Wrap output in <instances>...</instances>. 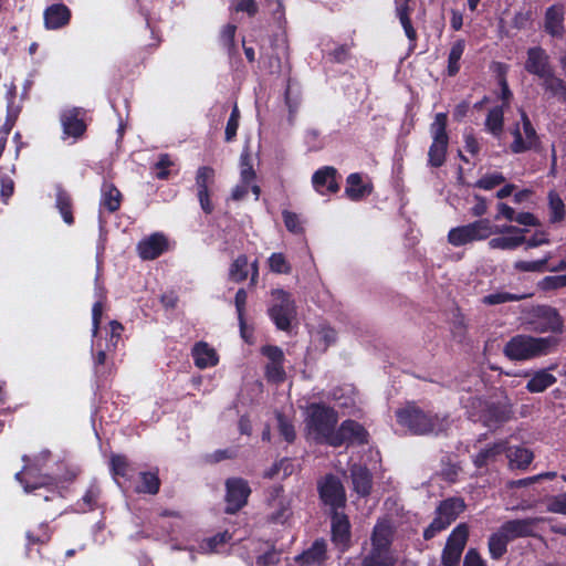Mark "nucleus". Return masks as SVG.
Here are the masks:
<instances>
[{
	"label": "nucleus",
	"instance_id": "nucleus-1",
	"mask_svg": "<svg viewBox=\"0 0 566 566\" xmlns=\"http://www.w3.org/2000/svg\"><path fill=\"white\" fill-rule=\"evenodd\" d=\"M558 343L556 336L535 337L517 334L505 343L503 354L512 361H525L553 353Z\"/></svg>",
	"mask_w": 566,
	"mask_h": 566
},
{
	"label": "nucleus",
	"instance_id": "nucleus-2",
	"mask_svg": "<svg viewBox=\"0 0 566 566\" xmlns=\"http://www.w3.org/2000/svg\"><path fill=\"white\" fill-rule=\"evenodd\" d=\"M397 422L409 429L413 434L440 433L448 429L447 417H441L431 411H424L415 403L396 411Z\"/></svg>",
	"mask_w": 566,
	"mask_h": 566
},
{
	"label": "nucleus",
	"instance_id": "nucleus-3",
	"mask_svg": "<svg viewBox=\"0 0 566 566\" xmlns=\"http://www.w3.org/2000/svg\"><path fill=\"white\" fill-rule=\"evenodd\" d=\"M337 421L338 413L334 408L322 402L310 406L306 426L315 434L314 438L317 442H324L329 446V441H333V436L336 432Z\"/></svg>",
	"mask_w": 566,
	"mask_h": 566
},
{
	"label": "nucleus",
	"instance_id": "nucleus-4",
	"mask_svg": "<svg viewBox=\"0 0 566 566\" xmlns=\"http://www.w3.org/2000/svg\"><path fill=\"white\" fill-rule=\"evenodd\" d=\"M467 505L462 497H448L440 501L436 509V516L423 531V538L430 541L440 532L447 530L464 512Z\"/></svg>",
	"mask_w": 566,
	"mask_h": 566
},
{
	"label": "nucleus",
	"instance_id": "nucleus-5",
	"mask_svg": "<svg viewBox=\"0 0 566 566\" xmlns=\"http://www.w3.org/2000/svg\"><path fill=\"white\" fill-rule=\"evenodd\" d=\"M476 411L472 415L475 421H480L489 429H497L507 422L512 417V406L506 401H493L476 398L472 402Z\"/></svg>",
	"mask_w": 566,
	"mask_h": 566
},
{
	"label": "nucleus",
	"instance_id": "nucleus-6",
	"mask_svg": "<svg viewBox=\"0 0 566 566\" xmlns=\"http://www.w3.org/2000/svg\"><path fill=\"white\" fill-rule=\"evenodd\" d=\"M272 304L268 315L279 331L290 332L292 321L296 316V304L292 294L283 289L271 291Z\"/></svg>",
	"mask_w": 566,
	"mask_h": 566
},
{
	"label": "nucleus",
	"instance_id": "nucleus-7",
	"mask_svg": "<svg viewBox=\"0 0 566 566\" xmlns=\"http://www.w3.org/2000/svg\"><path fill=\"white\" fill-rule=\"evenodd\" d=\"M447 127L448 114L437 113L429 128L432 143L428 150V165L432 168L442 167L447 160L449 146Z\"/></svg>",
	"mask_w": 566,
	"mask_h": 566
},
{
	"label": "nucleus",
	"instance_id": "nucleus-8",
	"mask_svg": "<svg viewBox=\"0 0 566 566\" xmlns=\"http://www.w3.org/2000/svg\"><path fill=\"white\" fill-rule=\"evenodd\" d=\"M526 325L531 332L537 334H560L564 329V319L555 307L538 305L530 313Z\"/></svg>",
	"mask_w": 566,
	"mask_h": 566
},
{
	"label": "nucleus",
	"instance_id": "nucleus-9",
	"mask_svg": "<svg viewBox=\"0 0 566 566\" xmlns=\"http://www.w3.org/2000/svg\"><path fill=\"white\" fill-rule=\"evenodd\" d=\"M493 234V227L489 219L482 218L471 223L452 228L448 232V242L453 247L482 241Z\"/></svg>",
	"mask_w": 566,
	"mask_h": 566
},
{
	"label": "nucleus",
	"instance_id": "nucleus-10",
	"mask_svg": "<svg viewBox=\"0 0 566 566\" xmlns=\"http://www.w3.org/2000/svg\"><path fill=\"white\" fill-rule=\"evenodd\" d=\"M317 489L321 501L329 507V512H342L345 509L346 491L339 478L332 473L326 474Z\"/></svg>",
	"mask_w": 566,
	"mask_h": 566
},
{
	"label": "nucleus",
	"instance_id": "nucleus-11",
	"mask_svg": "<svg viewBox=\"0 0 566 566\" xmlns=\"http://www.w3.org/2000/svg\"><path fill=\"white\" fill-rule=\"evenodd\" d=\"M224 486V513L233 515L248 504L252 490L243 478H229L226 480Z\"/></svg>",
	"mask_w": 566,
	"mask_h": 566
},
{
	"label": "nucleus",
	"instance_id": "nucleus-12",
	"mask_svg": "<svg viewBox=\"0 0 566 566\" xmlns=\"http://www.w3.org/2000/svg\"><path fill=\"white\" fill-rule=\"evenodd\" d=\"M369 442V433L366 428L356 420L346 419L336 429L329 446L334 448L347 446H365Z\"/></svg>",
	"mask_w": 566,
	"mask_h": 566
},
{
	"label": "nucleus",
	"instance_id": "nucleus-13",
	"mask_svg": "<svg viewBox=\"0 0 566 566\" xmlns=\"http://www.w3.org/2000/svg\"><path fill=\"white\" fill-rule=\"evenodd\" d=\"M216 182V170L211 166H200L196 171L195 186L200 208L206 214H211L214 206L211 200V187Z\"/></svg>",
	"mask_w": 566,
	"mask_h": 566
},
{
	"label": "nucleus",
	"instance_id": "nucleus-14",
	"mask_svg": "<svg viewBox=\"0 0 566 566\" xmlns=\"http://www.w3.org/2000/svg\"><path fill=\"white\" fill-rule=\"evenodd\" d=\"M329 517L333 544L342 552L348 551L352 546V525L348 515L344 512H329Z\"/></svg>",
	"mask_w": 566,
	"mask_h": 566
},
{
	"label": "nucleus",
	"instance_id": "nucleus-15",
	"mask_svg": "<svg viewBox=\"0 0 566 566\" xmlns=\"http://www.w3.org/2000/svg\"><path fill=\"white\" fill-rule=\"evenodd\" d=\"M524 70L539 80L546 78L555 72L551 57L542 46H532L526 52Z\"/></svg>",
	"mask_w": 566,
	"mask_h": 566
},
{
	"label": "nucleus",
	"instance_id": "nucleus-16",
	"mask_svg": "<svg viewBox=\"0 0 566 566\" xmlns=\"http://www.w3.org/2000/svg\"><path fill=\"white\" fill-rule=\"evenodd\" d=\"M86 114V109L82 107H72L61 114L60 120L65 137L78 139L84 136L87 129Z\"/></svg>",
	"mask_w": 566,
	"mask_h": 566
},
{
	"label": "nucleus",
	"instance_id": "nucleus-17",
	"mask_svg": "<svg viewBox=\"0 0 566 566\" xmlns=\"http://www.w3.org/2000/svg\"><path fill=\"white\" fill-rule=\"evenodd\" d=\"M24 473L31 474V469L27 464L23 467L21 471L15 473V480L23 485L24 491L27 493L33 492L41 488H46L49 494L43 496L45 501H52L54 499L62 497V494L57 489V482L53 476L41 475L38 478L35 482L31 483L27 479H24Z\"/></svg>",
	"mask_w": 566,
	"mask_h": 566
},
{
	"label": "nucleus",
	"instance_id": "nucleus-18",
	"mask_svg": "<svg viewBox=\"0 0 566 566\" xmlns=\"http://www.w3.org/2000/svg\"><path fill=\"white\" fill-rule=\"evenodd\" d=\"M167 250L168 240L165 234L160 232L151 233L150 235L142 239L136 245L138 256L145 261L155 260Z\"/></svg>",
	"mask_w": 566,
	"mask_h": 566
},
{
	"label": "nucleus",
	"instance_id": "nucleus-19",
	"mask_svg": "<svg viewBox=\"0 0 566 566\" xmlns=\"http://www.w3.org/2000/svg\"><path fill=\"white\" fill-rule=\"evenodd\" d=\"M349 478L353 485V491L359 497H367L370 495L374 485V475L366 464L353 463L348 468Z\"/></svg>",
	"mask_w": 566,
	"mask_h": 566
},
{
	"label": "nucleus",
	"instance_id": "nucleus-20",
	"mask_svg": "<svg viewBox=\"0 0 566 566\" xmlns=\"http://www.w3.org/2000/svg\"><path fill=\"white\" fill-rule=\"evenodd\" d=\"M314 189L322 196L333 195L339 191L338 171L333 166H324L312 176Z\"/></svg>",
	"mask_w": 566,
	"mask_h": 566
},
{
	"label": "nucleus",
	"instance_id": "nucleus-21",
	"mask_svg": "<svg viewBox=\"0 0 566 566\" xmlns=\"http://www.w3.org/2000/svg\"><path fill=\"white\" fill-rule=\"evenodd\" d=\"M283 488L276 486L272 490L269 499V506L273 511L268 515V521L273 524H284L291 516L290 501L283 495Z\"/></svg>",
	"mask_w": 566,
	"mask_h": 566
},
{
	"label": "nucleus",
	"instance_id": "nucleus-22",
	"mask_svg": "<svg viewBox=\"0 0 566 566\" xmlns=\"http://www.w3.org/2000/svg\"><path fill=\"white\" fill-rule=\"evenodd\" d=\"M394 537L395 527L391 521L388 518L378 520L371 532L370 548L391 552Z\"/></svg>",
	"mask_w": 566,
	"mask_h": 566
},
{
	"label": "nucleus",
	"instance_id": "nucleus-23",
	"mask_svg": "<svg viewBox=\"0 0 566 566\" xmlns=\"http://www.w3.org/2000/svg\"><path fill=\"white\" fill-rule=\"evenodd\" d=\"M536 517L516 518L504 522L500 530L510 541L534 536V527L539 522Z\"/></svg>",
	"mask_w": 566,
	"mask_h": 566
},
{
	"label": "nucleus",
	"instance_id": "nucleus-24",
	"mask_svg": "<svg viewBox=\"0 0 566 566\" xmlns=\"http://www.w3.org/2000/svg\"><path fill=\"white\" fill-rule=\"evenodd\" d=\"M374 191V185L370 180H364L360 172L349 174L346 178L345 196L354 202L361 201Z\"/></svg>",
	"mask_w": 566,
	"mask_h": 566
},
{
	"label": "nucleus",
	"instance_id": "nucleus-25",
	"mask_svg": "<svg viewBox=\"0 0 566 566\" xmlns=\"http://www.w3.org/2000/svg\"><path fill=\"white\" fill-rule=\"evenodd\" d=\"M565 11L563 4H553L545 10L544 31L555 39H562L565 33Z\"/></svg>",
	"mask_w": 566,
	"mask_h": 566
},
{
	"label": "nucleus",
	"instance_id": "nucleus-26",
	"mask_svg": "<svg viewBox=\"0 0 566 566\" xmlns=\"http://www.w3.org/2000/svg\"><path fill=\"white\" fill-rule=\"evenodd\" d=\"M72 13L69 7L62 2L53 3L44 10V27L48 30H57L70 23Z\"/></svg>",
	"mask_w": 566,
	"mask_h": 566
},
{
	"label": "nucleus",
	"instance_id": "nucleus-27",
	"mask_svg": "<svg viewBox=\"0 0 566 566\" xmlns=\"http://www.w3.org/2000/svg\"><path fill=\"white\" fill-rule=\"evenodd\" d=\"M327 545L323 538H317L311 547L295 556L294 560L298 566H313L326 559Z\"/></svg>",
	"mask_w": 566,
	"mask_h": 566
},
{
	"label": "nucleus",
	"instance_id": "nucleus-28",
	"mask_svg": "<svg viewBox=\"0 0 566 566\" xmlns=\"http://www.w3.org/2000/svg\"><path fill=\"white\" fill-rule=\"evenodd\" d=\"M195 366L199 369L213 367L218 364L219 358L214 348L210 347L206 342H198L191 349Z\"/></svg>",
	"mask_w": 566,
	"mask_h": 566
},
{
	"label": "nucleus",
	"instance_id": "nucleus-29",
	"mask_svg": "<svg viewBox=\"0 0 566 566\" xmlns=\"http://www.w3.org/2000/svg\"><path fill=\"white\" fill-rule=\"evenodd\" d=\"M123 196L117 187L112 182H104L101 188L99 207L108 213H114L122 206Z\"/></svg>",
	"mask_w": 566,
	"mask_h": 566
},
{
	"label": "nucleus",
	"instance_id": "nucleus-30",
	"mask_svg": "<svg viewBox=\"0 0 566 566\" xmlns=\"http://www.w3.org/2000/svg\"><path fill=\"white\" fill-rule=\"evenodd\" d=\"M55 208L59 210L63 221L67 226L74 224L75 218L73 214V211H74L73 198L70 195V192L67 190H65L62 186L56 187Z\"/></svg>",
	"mask_w": 566,
	"mask_h": 566
},
{
	"label": "nucleus",
	"instance_id": "nucleus-31",
	"mask_svg": "<svg viewBox=\"0 0 566 566\" xmlns=\"http://www.w3.org/2000/svg\"><path fill=\"white\" fill-rule=\"evenodd\" d=\"M506 451V442L500 441L481 449L473 458L472 462L476 469H483L489 463L494 462L499 455Z\"/></svg>",
	"mask_w": 566,
	"mask_h": 566
},
{
	"label": "nucleus",
	"instance_id": "nucleus-32",
	"mask_svg": "<svg viewBox=\"0 0 566 566\" xmlns=\"http://www.w3.org/2000/svg\"><path fill=\"white\" fill-rule=\"evenodd\" d=\"M138 476L139 482L135 486V492L137 494H158L161 485L158 469H155L153 471H142L139 472Z\"/></svg>",
	"mask_w": 566,
	"mask_h": 566
},
{
	"label": "nucleus",
	"instance_id": "nucleus-33",
	"mask_svg": "<svg viewBox=\"0 0 566 566\" xmlns=\"http://www.w3.org/2000/svg\"><path fill=\"white\" fill-rule=\"evenodd\" d=\"M556 381L557 378L547 369H539L533 374L525 388L531 394H539L552 387Z\"/></svg>",
	"mask_w": 566,
	"mask_h": 566
},
{
	"label": "nucleus",
	"instance_id": "nucleus-34",
	"mask_svg": "<svg viewBox=\"0 0 566 566\" xmlns=\"http://www.w3.org/2000/svg\"><path fill=\"white\" fill-rule=\"evenodd\" d=\"M99 344H96V352H93V365L94 374L98 382L104 381L113 373V363L107 361L106 348H99Z\"/></svg>",
	"mask_w": 566,
	"mask_h": 566
},
{
	"label": "nucleus",
	"instance_id": "nucleus-35",
	"mask_svg": "<svg viewBox=\"0 0 566 566\" xmlns=\"http://www.w3.org/2000/svg\"><path fill=\"white\" fill-rule=\"evenodd\" d=\"M237 25L234 23H228L223 25L219 32L218 41L222 49L227 52L230 59L239 54L235 44Z\"/></svg>",
	"mask_w": 566,
	"mask_h": 566
},
{
	"label": "nucleus",
	"instance_id": "nucleus-36",
	"mask_svg": "<svg viewBox=\"0 0 566 566\" xmlns=\"http://www.w3.org/2000/svg\"><path fill=\"white\" fill-rule=\"evenodd\" d=\"M541 85L552 97L566 104V82L562 77L556 76L555 72L544 78Z\"/></svg>",
	"mask_w": 566,
	"mask_h": 566
},
{
	"label": "nucleus",
	"instance_id": "nucleus-37",
	"mask_svg": "<svg viewBox=\"0 0 566 566\" xmlns=\"http://www.w3.org/2000/svg\"><path fill=\"white\" fill-rule=\"evenodd\" d=\"M485 128L495 137H500L504 128V105L491 108L485 118Z\"/></svg>",
	"mask_w": 566,
	"mask_h": 566
},
{
	"label": "nucleus",
	"instance_id": "nucleus-38",
	"mask_svg": "<svg viewBox=\"0 0 566 566\" xmlns=\"http://www.w3.org/2000/svg\"><path fill=\"white\" fill-rule=\"evenodd\" d=\"M518 112L521 116L522 134L525 143L530 146V150H536L541 145L539 136L533 126L527 113L523 108H521Z\"/></svg>",
	"mask_w": 566,
	"mask_h": 566
},
{
	"label": "nucleus",
	"instance_id": "nucleus-39",
	"mask_svg": "<svg viewBox=\"0 0 566 566\" xmlns=\"http://www.w3.org/2000/svg\"><path fill=\"white\" fill-rule=\"evenodd\" d=\"M396 558L391 552L373 549L361 559L360 566H395Z\"/></svg>",
	"mask_w": 566,
	"mask_h": 566
},
{
	"label": "nucleus",
	"instance_id": "nucleus-40",
	"mask_svg": "<svg viewBox=\"0 0 566 566\" xmlns=\"http://www.w3.org/2000/svg\"><path fill=\"white\" fill-rule=\"evenodd\" d=\"M511 541L505 534L499 528L497 532L492 533L488 541V547L491 558L500 559L507 552V544Z\"/></svg>",
	"mask_w": 566,
	"mask_h": 566
},
{
	"label": "nucleus",
	"instance_id": "nucleus-41",
	"mask_svg": "<svg viewBox=\"0 0 566 566\" xmlns=\"http://www.w3.org/2000/svg\"><path fill=\"white\" fill-rule=\"evenodd\" d=\"M506 455L509 458L510 465L520 470L527 469L534 459L533 452L523 447L511 449Z\"/></svg>",
	"mask_w": 566,
	"mask_h": 566
},
{
	"label": "nucleus",
	"instance_id": "nucleus-42",
	"mask_svg": "<svg viewBox=\"0 0 566 566\" xmlns=\"http://www.w3.org/2000/svg\"><path fill=\"white\" fill-rule=\"evenodd\" d=\"M249 259L245 254H240L229 268V280L234 283L244 282L249 276Z\"/></svg>",
	"mask_w": 566,
	"mask_h": 566
},
{
	"label": "nucleus",
	"instance_id": "nucleus-43",
	"mask_svg": "<svg viewBox=\"0 0 566 566\" xmlns=\"http://www.w3.org/2000/svg\"><path fill=\"white\" fill-rule=\"evenodd\" d=\"M27 537V551L29 552L32 545H43L51 541L52 530L49 524L43 522L40 523L36 530L28 531Z\"/></svg>",
	"mask_w": 566,
	"mask_h": 566
},
{
	"label": "nucleus",
	"instance_id": "nucleus-44",
	"mask_svg": "<svg viewBox=\"0 0 566 566\" xmlns=\"http://www.w3.org/2000/svg\"><path fill=\"white\" fill-rule=\"evenodd\" d=\"M248 301V293L247 291L241 287L237 291L234 296V306L237 311L239 327H240V334L241 337L245 340H248L247 336V321H245V306Z\"/></svg>",
	"mask_w": 566,
	"mask_h": 566
},
{
	"label": "nucleus",
	"instance_id": "nucleus-45",
	"mask_svg": "<svg viewBox=\"0 0 566 566\" xmlns=\"http://www.w3.org/2000/svg\"><path fill=\"white\" fill-rule=\"evenodd\" d=\"M109 470L113 476L123 479H130L134 471L126 455L112 454L109 459Z\"/></svg>",
	"mask_w": 566,
	"mask_h": 566
},
{
	"label": "nucleus",
	"instance_id": "nucleus-46",
	"mask_svg": "<svg viewBox=\"0 0 566 566\" xmlns=\"http://www.w3.org/2000/svg\"><path fill=\"white\" fill-rule=\"evenodd\" d=\"M465 49V42L464 40L460 39L457 40L449 52L448 56V75L449 76H455L460 71V60L463 55Z\"/></svg>",
	"mask_w": 566,
	"mask_h": 566
},
{
	"label": "nucleus",
	"instance_id": "nucleus-47",
	"mask_svg": "<svg viewBox=\"0 0 566 566\" xmlns=\"http://www.w3.org/2000/svg\"><path fill=\"white\" fill-rule=\"evenodd\" d=\"M99 497L101 488L96 483H91L77 505L82 512L94 511L97 509Z\"/></svg>",
	"mask_w": 566,
	"mask_h": 566
},
{
	"label": "nucleus",
	"instance_id": "nucleus-48",
	"mask_svg": "<svg viewBox=\"0 0 566 566\" xmlns=\"http://www.w3.org/2000/svg\"><path fill=\"white\" fill-rule=\"evenodd\" d=\"M469 537V527L465 523L457 525L447 538L446 545L463 552Z\"/></svg>",
	"mask_w": 566,
	"mask_h": 566
},
{
	"label": "nucleus",
	"instance_id": "nucleus-49",
	"mask_svg": "<svg viewBox=\"0 0 566 566\" xmlns=\"http://www.w3.org/2000/svg\"><path fill=\"white\" fill-rule=\"evenodd\" d=\"M548 207L551 210V217L549 220L553 223L560 222L566 217V210L563 199L559 197V195L551 190L548 192Z\"/></svg>",
	"mask_w": 566,
	"mask_h": 566
},
{
	"label": "nucleus",
	"instance_id": "nucleus-50",
	"mask_svg": "<svg viewBox=\"0 0 566 566\" xmlns=\"http://www.w3.org/2000/svg\"><path fill=\"white\" fill-rule=\"evenodd\" d=\"M551 253H547L543 259L535 261L518 260L514 262L513 266L518 272H537L542 273L547 270V263L551 260Z\"/></svg>",
	"mask_w": 566,
	"mask_h": 566
},
{
	"label": "nucleus",
	"instance_id": "nucleus-51",
	"mask_svg": "<svg viewBox=\"0 0 566 566\" xmlns=\"http://www.w3.org/2000/svg\"><path fill=\"white\" fill-rule=\"evenodd\" d=\"M240 178L243 184H251L256 178L252 156L248 150L240 155Z\"/></svg>",
	"mask_w": 566,
	"mask_h": 566
},
{
	"label": "nucleus",
	"instance_id": "nucleus-52",
	"mask_svg": "<svg viewBox=\"0 0 566 566\" xmlns=\"http://www.w3.org/2000/svg\"><path fill=\"white\" fill-rule=\"evenodd\" d=\"M525 241L524 235L496 237L489 241L490 249L515 250Z\"/></svg>",
	"mask_w": 566,
	"mask_h": 566
},
{
	"label": "nucleus",
	"instance_id": "nucleus-53",
	"mask_svg": "<svg viewBox=\"0 0 566 566\" xmlns=\"http://www.w3.org/2000/svg\"><path fill=\"white\" fill-rule=\"evenodd\" d=\"M528 295L514 294V293H509V292H495V293H491V294L483 296L482 303L485 305L492 306V305L503 304V303H507V302L522 301Z\"/></svg>",
	"mask_w": 566,
	"mask_h": 566
},
{
	"label": "nucleus",
	"instance_id": "nucleus-54",
	"mask_svg": "<svg viewBox=\"0 0 566 566\" xmlns=\"http://www.w3.org/2000/svg\"><path fill=\"white\" fill-rule=\"evenodd\" d=\"M269 269L275 274H290L292 265L281 252L272 253L268 259Z\"/></svg>",
	"mask_w": 566,
	"mask_h": 566
},
{
	"label": "nucleus",
	"instance_id": "nucleus-55",
	"mask_svg": "<svg viewBox=\"0 0 566 566\" xmlns=\"http://www.w3.org/2000/svg\"><path fill=\"white\" fill-rule=\"evenodd\" d=\"M175 166L174 160L169 154H160L158 160L151 167L155 170V176L159 180H167L170 177L169 168Z\"/></svg>",
	"mask_w": 566,
	"mask_h": 566
},
{
	"label": "nucleus",
	"instance_id": "nucleus-56",
	"mask_svg": "<svg viewBox=\"0 0 566 566\" xmlns=\"http://www.w3.org/2000/svg\"><path fill=\"white\" fill-rule=\"evenodd\" d=\"M264 376L269 382L275 385L284 382L286 379L284 363H268L265 365Z\"/></svg>",
	"mask_w": 566,
	"mask_h": 566
},
{
	"label": "nucleus",
	"instance_id": "nucleus-57",
	"mask_svg": "<svg viewBox=\"0 0 566 566\" xmlns=\"http://www.w3.org/2000/svg\"><path fill=\"white\" fill-rule=\"evenodd\" d=\"M496 65V72H497V78H499V85L501 87V99L503 101L504 107L509 105L513 94L510 90L507 80H506V71L507 66L503 63H495Z\"/></svg>",
	"mask_w": 566,
	"mask_h": 566
},
{
	"label": "nucleus",
	"instance_id": "nucleus-58",
	"mask_svg": "<svg viewBox=\"0 0 566 566\" xmlns=\"http://www.w3.org/2000/svg\"><path fill=\"white\" fill-rule=\"evenodd\" d=\"M280 436L289 443H293L296 439V432L292 421L284 415L276 416Z\"/></svg>",
	"mask_w": 566,
	"mask_h": 566
},
{
	"label": "nucleus",
	"instance_id": "nucleus-59",
	"mask_svg": "<svg viewBox=\"0 0 566 566\" xmlns=\"http://www.w3.org/2000/svg\"><path fill=\"white\" fill-rule=\"evenodd\" d=\"M513 136V142L510 145V150L513 154H523L530 150V146L526 145L525 139L522 134V127L520 123H516L511 130Z\"/></svg>",
	"mask_w": 566,
	"mask_h": 566
},
{
	"label": "nucleus",
	"instance_id": "nucleus-60",
	"mask_svg": "<svg viewBox=\"0 0 566 566\" xmlns=\"http://www.w3.org/2000/svg\"><path fill=\"white\" fill-rule=\"evenodd\" d=\"M505 177L501 172L488 174L481 177L475 184L474 187L483 190H492L495 187L505 182Z\"/></svg>",
	"mask_w": 566,
	"mask_h": 566
},
{
	"label": "nucleus",
	"instance_id": "nucleus-61",
	"mask_svg": "<svg viewBox=\"0 0 566 566\" xmlns=\"http://www.w3.org/2000/svg\"><path fill=\"white\" fill-rule=\"evenodd\" d=\"M282 218L285 228L293 234H302L304 232V228L302 221L297 213L292 212L290 210L282 211Z\"/></svg>",
	"mask_w": 566,
	"mask_h": 566
},
{
	"label": "nucleus",
	"instance_id": "nucleus-62",
	"mask_svg": "<svg viewBox=\"0 0 566 566\" xmlns=\"http://www.w3.org/2000/svg\"><path fill=\"white\" fill-rule=\"evenodd\" d=\"M537 286L541 291L544 292L566 287V274L545 276L538 282Z\"/></svg>",
	"mask_w": 566,
	"mask_h": 566
},
{
	"label": "nucleus",
	"instance_id": "nucleus-63",
	"mask_svg": "<svg viewBox=\"0 0 566 566\" xmlns=\"http://www.w3.org/2000/svg\"><path fill=\"white\" fill-rule=\"evenodd\" d=\"M231 536L228 532L218 533L211 537H208L202 541L201 548L209 553H214L218 551V548L222 545H224Z\"/></svg>",
	"mask_w": 566,
	"mask_h": 566
},
{
	"label": "nucleus",
	"instance_id": "nucleus-64",
	"mask_svg": "<svg viewBox=\"0 0 566 566\" xmlns=\"http://www.w3.org/2000/svg\"><path fill=\"white\" fill-rule=\"evenodd\" d=\"M238 450L235 448L218 449L212 453L205 455V462L209 464H216L223 460H231L237 458Z\"/></svg>",
	"mask_w": 566,
	"mask_h": 566
}]
</instances>
